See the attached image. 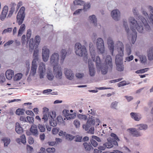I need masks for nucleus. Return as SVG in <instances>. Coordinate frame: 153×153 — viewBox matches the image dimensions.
Segmentation results:
<instances>
[{"instance_id": "nucleus-18", "label": "nucleus", "mask_w": 153, "mask_h": 153, "mask_svg": "<svg viewBox=\"0 0 153 153\" xmlns=\"http://www.w3.org/2000/svg\"><path fill=\"white\" fill-rule=\"evenodd\" d=\"M130 115L131 118L135 121H139L141 118V115L138 113L131 112Z\"/></svg>"}, {"instance_id": "nucleus-37", "label": "nucleus", "mask_w": 153, "mask_h": 153, "mask_svg": "<svg viewBox=\"0 0 153 153\" xmlns=\"http://www.w3.org/2000/svg\"><path fill=\"white\" fill-rule=\"evenodd\" d=\"M104 145L106 146V148H111L113 146L111 140H108L107 142L104 143Z\"/></svg>"}, {"instance_id": "nucleus-58", "label": "nucleus", "mask_w": 153, "mask_h": 153, "mask_svg": "<svg viewBox=\"0 0 153 153\" xmlns=\"http://www.w3.org/2000/svg\"><path fill=\"white\" fill-rule=\"evenodd\" d=\"M140 59L142 62L145 63L146 61V57L145 56H141L140 57Z\"/></svg>"}, {"instance_id": "nucleus-19", "label": "nucleus", "mask_w": 153, "mask_h": 153, "mask_svg": "<svg viewBox=\"0 0 153 153\" xmlns=\"http://www.w3.org/2000/svg\"><path fill=\"white\" fill-rule=\"evenodd\" d=\"M130 131V134L134 137H139L140 136L141 134L135 128H131L128 129Z\"/></svg>"}, {"instance_id": "nucleus-5", "label": "nucleus", "mask_w": 153, "mask_h": 153, "mask_svg": "<svg viewBox=\"0 0 153 153\" xmlns=\"http://www.w3.org/2000/svg\"><path fill=\"white\" fill-rule=\"evenodd\" d=\"M38 50L34 51L33 54L34 58L32 62L29 76H33L36 73L37 68L36 62L38 60Z\"/></svg>"}, {"instance_id": "nucleus-46", "label": "nucleus", "mask_w": 153, "mask_h": 153, "mask_svg": "<svg viewBox=\"0 0 153 153\" xmlns=\"http://www.w3.org/2000/svg\"><path fill=\"white\" fill-rule=\"evenodd\" d=\"M84 3V1H81V2L78 0H75L74 1V4L75 5H82Z\"/></svg>"}, {"instance_id": "nucleus-57", "label": "nucleus", "mask_w": 153, "mask_h": 153, "mask_svg": "<svg viewBox=\"0 0 153 153\" xmlns=\"http://www.w3.org/2000/svg\"><path fill=\"white\" fill-rule=\"evenodd\" d=\"M59 129L56 128H53L52 130V132L53 134H56L59 131Z\"/></svg>"}, {"instance_id": "nucleus-9", "label": "nucleus", "mask_w": 153, "mask_h": 153, "mask_svg": "<svg viewBox=\"0 0 153 153\" xmlns=\"http://www.w3.org/2000/svg\"><path fill=\"white\" fill-rule=\"evenodd\" d=\"M97 45L98 51L103 53L105 51V48L103 41L102 38H99L97 39Z\"/></svg>"}, {"instance_id": "nucleus-28", "label": "nucleus", "mask_w": 153, "mask_h": 153, "mask_svg": "<svg viewBox=\"0 0 153 153\" xmlns=\"http://www.w3.org/2000/svg\"><path fill=\"white\" fill-rule=\"evenodd\" d=\"M25 29V26L24 24H22L18 31V36H21Z\"/></svg>"}, {"instance_id": "nucleus-56", "label": "nucleus", "mask_w": 153, "mask_h": 153, "mask_svg": "<svg viewBox=\"0 0 153 153\" xmlns=\"http://www.w3.org/2000/svg\"><path fill=\"white\" fill-rule=\"evenodd\" d=\"M26 36L25 35H23L21 38V41L23 45H25V43L26 42Z\"/></svg>"}, {"instance_id": "nucleus-60", "label": "nucleus", "mask_w": 153, "mask_h": 153, "mask_svg": "<svg viewBox=\"0 0 153 153\" xmlns=\"http://www.w3.org/2000/svg\"><path fill=\"white\" fill-rule=\"evenodd\" d=\"M106 146L103 144V145L102 146H100L98 147V149L100 150H104L106 148Z\"/></svg>"}, {"instance_id": "nucleus-4", "label": "nucleus", "mask_w": 153, "mask_h": 153, "mask_svg": "<svg viewBox=\"0 0 153 153\" xmlns=\"http://www.w3.org/2000/svg\"><path fill=\"white\" fill-rule=\"evenodd\" d=\"M117 45L119 46L118 48L119 54L116 56L115 62L117 70L121 71L124 70L122 57L124 55V45L122 42L120 41L117 42Z\"/></svg>"}, {"instance_id": "nucleus-8", "label": "nucleus", "mask_w": 153, "mask_h": 153, "mask_svg": "<svg viewBox=\"0 0 153 153\" xmlns=\"http://www.w3.org/2000/svg\"><path fill=\"white\" fill-rule=\"evenodd\" d=\"M25 9L24 7H21L17 16L16 22L18 23L19 25H21L24 21L25 15Z\"/></svg>"}, {"instance_id": "nucleus-16", "label": "nucleus", "mask_w": 153, "mask_h": 153, "mask_svg": "<svg viewBox=\"0 0 153 153\" xmlns=\"http://www.w3.org/2000/svg\"><path fill=\"white\" fill-rule=\"evenodd\" d=\"M8 7L7 6H5L3 7L1 14V20H4L6 18L8 12Z\"/></svg>"}, {"instance_id": "nucleus-48", "label": "nucleus", "mask_w": 153, "mask_h": 153, "mask_svg": "<svg viewBox=\"0 0 153 153\" xmlns=\"http://www.w3.org/2000/svg\"><path fill=\"white\" fill-rule=\"evenodd\" d=\"M51 121H50L49 123L50 125L52 126H55L57 125V123L56 121L54 120H52V119H51Z\"/></svg>"}, {"instance_id": "nucleus-43", "label": "nucleus", "mask_w": 153, "mask_h": 153, "mask_svg": "<svg viewBox=\"0 0 153 153\" xmlns=\"http://www.w3.org/2000/svg\"><path fill=\"white\" fill-rule=\"evenodd\" d=\"M74 137V136L70 134H66L65 135L66 139L68 140H71L73 139Z\"/></svg>"}, {"instance_id": "nucleus-13", "label": "nucleus", "mask_w": 153, "mask_h": 153, "mask_svg": "<svg viewBox=\"0 0 153 153\" xmlns=\"http://www.w3.org/2000/svg\"><path fill=\"white\" fill-rule=\"evenodd\" d=\"M95 124V120L92 118H90L88 120L86 124L83 125V128L87 131L91 126L94 125Z\"/></svg>"}, {"instance_id": "nucleus-61", "label": "nucleus", "mask_w": 153, "mask_h": 153, "mask_svg": "<svg viewBox=\"0 0 153 153\" xmlns=\"http://www.w3.org/2000/svg\"><path fill=\"white\" fill-rule=\"evenodd\" d=\"M133 55H131L128 57H126V59L127 61H130L133 59Z\"/></svg>"}, {"instance_id": "nucleus-63", "label": "nucleus", "mask_w": 153, "mask_h": 153, "mask_svg": "<svg viewBox=\"0 0 153 153\" xmlns=\"http://www.w3.org/2000/svg\"><path fill=\"white\" fill-rule=\"evenodd\" d=\"M27 149L28 151L32 152L33 150V148L28 145H27Z\"/></svg>"}, {"instance_id": "nucleus-27", "label": "nucleus", "mask_w": 153, "mask_h": 153, "mask_svg": "<svg viewBox=\"0 0 153 153\" xmlns=\"http://www.w3.org/2000/svg\"><path fill=\"white\" fill-rule=\"evenodd\" d=\"M4 143V147L7 146L9 144L10 140L9 138L8 137H4L1 139Z\"/></svg>"}, {"instance_id": "nucleus-38", "label": "nucleus", "mask_w": 153, "mask_h": 153, "mask_svg": "<svg viewBox=\"0 0 153 153\" xmlns=\"http://www.w3.org/2000/svg\"><path fill=\"white\" fill-rule=\"evenodd\" d=\"M83 4L84 5L82 10H83L84 11H86L88 9L90 8L91 6L89 3H87L86 4L84 3Z\"/></svg>"}, {"instance_id": "nucleus-6", "label": "nucleus", "mask_w": 153, "mask_h": 153, "mask_svg": "<svg viewBox=\"0 0 153 153\" xmlns=\"http://www.w3.org/2000/svg\"><path fill=\"white\" fill-rule=\"evenodd\" d=\"M75 52L77 55L86 57L87 52L85 46H82L80 43H77L75 45Z\"/></svg>"}, {"instance_id": "nucleus-54", "label": "nucleus", "mask_w": 153, "mask_h": 153, "mask_svg": "<svg viewBox=\"0 0 153 153\" xmlns=\"http://www.w3.org/2000/svg\"><path fill=\"white\" fill-rule=\"evenodd\" d=\"M91 142L92 145L94 147H96L98 145L97 142L93 139L91 140Z\"/></svg>"}, {"instance_id": "nucleus-35", "label": "nucleus", "mask_w": 153, "mask_h": 153, "mask_svg": "<svg viewBox=\"0 0 153 153\" xmlns=\"http://www.w3.org/2000/svg\"><path fill=\"white\" fill-rule=\"evenodd\" d=\"M66 114L65 115V117L68 120L70 119H73L75 115H74L72 114H69L68 113L69 111L68 110L65 111Z\"/></svg>"}, {"instance_id": "nucleus-40", "label": "nucleus", "mask_w": 153, "mask_h": 153, "mask_svg": "<svg viewBox=\"0 0 153 153\" xmlns=\"http://www.w3.org/2000/svg\"><path fill=\"white\" fill-rule=\"evenodd\" d=\"M15 8L13 6L11 7V8L10 9V11H9L7 17H10L12 16L13 13L15 11Z\"/></svg>"}, {"instance_id": "nucleus-31", "label": "nucleus", "mask_w": 153, "mask_h": 153, "mask_svg": "<svg viewBox=\"0 0 153 153\" xmlns=\"http://www.w3.org/2000/svg\"><path fill=\"white\" fill-rule=\"evenodd\" d=\"M20 140L23 144H25L26 142V138L24 134L22 135L20 137V138H17L16 139V141L17 142H20Z\"/></svg>"}, {"instance_id": "nucleus-55", "label": "nucleus", "mask_w": 153, "mask_h": 153, "mask_svg": "<svg viewBox=\"0 0 153 153\" xmlns=\"http://www.w3.org/2000/svg\"><path fill=\"white\" fill-rule=\"evenodd\" d=\"M27 118L28 122L30 123H33L34 122L33 118L32 117L27 116Z\"/></svg>"}, {"instance_id": "nucleus-36", "label": "nucleus", "mask_w": 153, "mask_h": 153, "mask_svg": "<svg viewBox=\"0 0 153 153\" xmlns=\"http://www.w3.org/2000/svg\"><path fill=\"white\" fill-rule=\"evenodd\" d=\"M137 126L140 130H146L148 127L147 125L143 124L137 125Z\"/></svg>"}, {"instance_id": "nucleus-52", "label": "nucleus", "mask_w": 153, "mask_h": 153, "mask_svg": "<svg viewBox=\"0 0 153 153\" xmlns=\"http://www.w3.org/2000/svg\"><path fill=\"white\" fill-rule=\"evenodd\" d=\"M12 30V28L11 27L8 28L7 29H4L2 32V33H5L7 32H10Z\"/></svg>"}, {"instance_id": "nucleus-53", "label": "nucleus", "mask_w": 153, "mask_h": 153, "mask_svg": "<svg viewBox=\"0 0 153 153\" xmlns=\"http://www.w3.org/2000/svg\"><path fill=\"white\" fill-rule=\"evenodd\" d=\"M127 84H126V81H123L120 82L118 83V86L119 87H120L125 85Z\"/></svg>"}, {"instance_id": "nucleus-22", "label": "nucleus", "mask_w": 153, "mask_h": 153, "mask_svg": "<svg viewBox=\"0 0 153 153\" xmlns=\"http://www.w3.org/2000/svg\"><path fill=\"white\" fill-rule=\"evenodd\" d=\"M30 131L33 135L37 136L38 134L37 127L35 125H33L31 126Z\"/></svg>"}, {"instance_id": "nucleus-11", "label": "nucleus", "mask_w": 153, "mask_h": 153, "mask_svg": "<svg viewBox=\"0 0 153 153\" xmlns=\"http://www.w3.org/2000/svg\"><path fill=\"white\" fill-rule=\"evenodd\" d=\"M49 50L46 47L44 46L42 50V59L44 62H47L49 57Z\"/></svg>"}, {"instance_id": "nucleus-30", "label": "nucleus", "mask_w": 153, "mask_h": 153, "mask_svg": "<svg viewBox=\"0 0 153 153\" xmlns=\"http://www.w3.org/2000/svg\"><path fill=\"white\" fill-rule=\"evenodd\" d=\"M25 111V110L23 108H18L16 111V115L19 116L23 115Z\"/></svg>"}, {"instance_id": "nucleus-44", "label": "nucleus", "mask_w": 153, "mask_h": 153, "mask_svg": "<svg viewBox=\"0 0 153 153\" xmlns=\"http://www.w3.org/2000/svg\"><path fill=\"white\" fill-rule=\"evenodd\" d=\"M38 128L39 129L40 131L41 132H44L45 130V128L44 126L39 124L38 126Z\"/></svg>"}, {"instance_id": "nucleus-32", "label": "nucleus", "mask_w": 153, "mask_h": 153, "mask_svg": "<svg viewBox=\"0 0 153 153\" xmlns=\"http://www.w3.org/2000/svg\"><path fill=\"white\" fill-rule=\"evenodd\" d=\"M22 76V74L20 73H17L14 76L13 79L14 81H16L20 80Z\"/></svg>"}, {"instance_id": "nucleus-39", "label": "nucleus", "mask_w": 153, "mask_h": 153, "mask_svg": "<svg viewBox=\"0 0 153 153\" xmlns=\"http://www.w3.org/2000/svg\"><path fill=\"white\" fill-rule=\"evenodd\" d=\"M149 69V68H146L144 69L137 71H136V73L137 74L143 73L148 71Z\"/></svg>"}, {"instance_id": "nucleus-45", "label": "nucleus", "mask_w": 153, "mask_h": 153, "mask_svg": "<svg viewBox=\"0 0 153 153\" xmlns=\"http://www.w3.org/2000/svg\"><path fill=\"white\" fill-rule=\"evenodd\" d=\"M123 25L125 27V30H126L127 34L128 35L129 30L127 22L125 21L123 22Z\"/></svg>"}, {"instance_id": "nucleus-29", "label": "nucleus", "mask_w": 153, "mask_h": 153, "mask_svg": "<svg viewBox=\"0 0 153 153\" xmlns=\"http://www.w3.org/2000/svg\"><path fill=\"white\" fill-rule=\"evenodd\" d=\"M47 77L48 79L50 80H52L53 79L54 76L51 71L48 70L47 71Z\"/></svg>"}, {"instance_id": "nucleus-33", "label": "nucleus", "mask_w": 153, "mask_h": 153, "mask_svg": "<svg viewBox=\"0 0 153 153\" xmlns=\"http://www.w3.org/2000/svg\"><path fill=\"white\" fill-rule=\"evenodd\" d=\"M89 18L95 26L97 25V19L94 15H93L90 16L89 17Z\"/></svg>"}, {"instance_id": "nucleus-10", "label": "nucleus", "mask_w": 153, "mask_h": 153, "mask_svg": "<svg viewBox=\"0 0 153 153\" xmlns=\"http://www.w3.org/2000/svg\"><path fill=\"white\" fill-rule=\"evenodd\" d=\"M148 10L150 11L149 17V16L147 13L146 11L143 10L142 13L147 19L149 18L150 19V22L153 25V8L152 6H148Z\"/></svg>"}, {"instance_id": "nucleus-3", "label": "nucleus", "mask_w": 153, "mask_h": 153, "mask_svg": "<svg viewBox=\"0 0 153 153\" xmlns=\"http://www.w3.org/2000/svg\"><path fill=\"white\" fill-rule=\"evenodd\" d=\"M59 54L54 53L51 56L50 62L53 66V73L55 77L61 79L62 78V72L60 66L58 65Z\"/></svg>"}, {"instance_id": "nucleus-59", "label": "nucleus", "mask_w": 153, "mask_h": 153, "mask_svg": "<svg viewBox=\"0 0 153 153\" xmlns=\"http://www.w3.org/2000/svg\"><path fill=\"white\" fill-rule=\"evenodd\" d=\"M28 142L30 144H33L34 142L33 138L31 137H29L28 139Z\"/></svg>"}, {"instance_id": "nucleus-2", "label": "nucleus", "mask_w": 153, "mask_h": 153, "mask_svg": "<svg viewBox=\"0 0 153 153\" xmlns=\"http://www.w3.org/2000/svg\"><path fill=\"white\" fill-rule=\"evenodd\" d=\"M95 62L97 69H100L102 74H105L108 70L111 71L112 68V64L111 62V57L110 55H107L105 58V63L101 64L100 57L99 56L96 57Z\"/></svg>"}, {"instance_id": "nucleus-1", "label": "nucleus", "mask_w": 153, "mask_h": 153, "mask_svg": "<svg viewBox=\"0 0 153 153\" xmlns=\"http://www.w3.org/2000/svg\"><path fill=\"white\" fill-rule=\"evenodd\" d=\"M138 18L137 22L132 17H130L129 19V21L131 23L130 28L132 31L131 41L133 44H134L137 37L136 29L139 33H143V25L146 31H149L150 30V27L145 18L141 16H139Z\"/></svg>"}, {"instance_id": "nucleus-21", "label": "nucleus", "mask_w": 153, "mask_h": 153, "mask_svg": "<svg viewBox=\"0 0 153 153\" xmlns=\"http://www.w3.org/2000/svg\"><path fill=\"white\" fill-rule=\"evenodd\" d=\"M43 117L42 118V120H43L44 122H46L48 120L47 114H48L49 113V109L45 107L43 108Z\"/></svg>"}, {"instance_id": "nucleus-7", "label": "nucleus", "mask_w": 153, "mask_h": 153, "mask_svg": "<svg viewBox=\"0 0 153 153\" xmlns=\"http://www.w3.org/2000/svg\"><path fill=\"white\" fill-rule=\"evenodd\" d=\"M40 41V37L39 36H36L35 37V42L33 40V38L31 39L29 41V47L30 49L32 50L34 48L35 50H37L36 49L38 47V45H39Z\"/></svg>"}, {"instance_id": "nucleus-14", "label": "nucleus", "mask_w": 153, "mask_h": 153, "mask_svg": "<svg viewBox=\"0 0 153 153\" xmlns=\"http://www.w3.org/2000/svg\"><path fill=\"white\" fill-rule=\"evenodd\" d=\"M88 65L90 75L91 76H94L95 73V71L94 68V64L91 60H88Z\"/></svg>"}, {"instance_id": "nucleus-47", "label": "nucleus", "mask_w": 153, "mask_h": 153, "mask_svg": "<svg viewBox=\"0 0 153 153\" xmlns=\"http://www.w3.org/2000/svg\"><path fill=\"white\" fill-rule=\"evenodd\" d=\"M46 151L49 153H53L55 152V149L53 148H48L46 149Z\"/></svg>"}, {"instance_id": "nucleus-42", "label": "nucleus", "mask_w": 153, "mask_h": 153, "mask_svg": "<svg viewBox=\"0 0 153 153\" xmlns=\"http://www.w3.org/2000/svg\"><path fill=\"white\" fill-rule=\"evenodd\" d=\"M118 103V102L116 101L112 102L111 105L110 106L111 108L114 109H117L116 108L117 106Z\"/></svg>"}, {"instance_id": "nucleus-12", "label": "nucleus", "mask_w": 153, "mask_h": 153, "mask_svg": "<svg viewBox=\"0 0 153 153\" xmlns=\"http://www.w3.org/2000/svg\"><path fill=\"white\" fill-rule=\"evenodd\" d=\"M45 71V64L42 62L40 63L39 64L38 70V72L40 79H42L44 77Z\"/></svg>"}, {"instance_id": "nucleus-62", "label": "nucleus", "mask_w": 153, "mask_h": 153, "mask_svg": "<svg viewBox=\"0 0 153 153\" xmlns=\"http://www.w3.org/2000/svg\"><path fill=\"white\" fill-rule=\"evenodd\" d=\"M92 137L93 139H95L98 142H100L101 141V140L100 138L97 136L93 135L92 136Z\"/></svg>"}, {"instance_id": "nucleus-17", "label": "nucleus", "mask_w": 153, "mask_h": 153, "mask_svg": "<svg viewBox=\"0 0 153 153\" xmlns=\"http://www.w3.org/2000/svg\"><path fill=\"white\" fill-rule=\"evenodd\" d=\"M64 73L66 77L68 79L71 80L73 79L74 75L71 70L65 68Z\"/></svg>"}, {"instance_id": "nucleus-25", "label": "nucleus", "mask_w": 153, "mask_h": 153, "mask_svg": "<svg viewBox=\"0 0 153 153\" xmlns=\"http://www.w3.org/2000/svg\"><path fill=\"white\" fill-rule=\"evenodd\" d=\"M147 56L149 60L153 59V47L150 48L147 51Z\"/></svg>"}, {"instance_id": "nucleus-23", "label": "nucleus", "mask_w": 153, "mask_h": 153, "mask_svg": "<svg viewBox=\"0 0 153 153\" xmlns=\"http://www.w3.org/2000/svg\"><path fill=\"white\" fill-rule=\"evenodd\" d=\"M5 75L8 79L10 80L14 75V71L11 70H7L5 73Z\"/></svg>"}, {"instance_id": "nucleus-51", "label": "nucleus", "mask_w": 153, "mask_h": 153, "mask_svg": "<svg viewBox=\"0 0 153 153\" xmlns=\"http://www.w3.org/2000/svg\"><path fill=\"white\" fill-rule=\"evenodd\" d=\"M111 136L114 138V139L116 140L117 141H119V139L117 136V135L115 134L112 133L111 134Z\"/></svg>"}, {"instance_id": "nucleus-15", "label": "nucleus", "mask_w": 153, "mask_h": 153, "mask_svg": "<svg viewBox=\"0 0 153 153\" xmlns=\"http://www.w3.org/2000/svg\"><path fill=\"white\" fill-rule=\"evenodd\" d=\"M111 16L116 21H118L120 19V13L118 10H113L111 13Z\"/></svg>"}, {"instance_id": "nucleus-64", "label": "nucleus", "mask_w": 153, "mask_h": 153, "mask_svg": "<svg viewBox=\"0 0 153 153\" xmlns=\"http://www.w3.org/2000/svg\"><path fill=\"white\" fill-rule=\"evenodd\" d=\"M126 53L128 56H129L131 53V50L130 48H128L126 49Z\"/></svg>"}, {"instance_id": "nucleus-49", "label": "nucleus", "mask_w": 153, "mask_h": 153, "mask_svg": "<svg viewBox=\"0 0 153 153\" xmlns=\"http://www.w3.org/2000/svg\"><path fill=\"white\" fill-rule=\"evenodd\" d=\"M31 35V31L30 29H28L27 30V39H29Z\"/></svg>"}, {"instance_id": "nucleus-26", "label": "nucleus", "mask_w": 153, "mask_h": 153, "mask_svg": "<svg viewBox=\"0 0 153 153\" xmlns=\"http://www.w3.org/2000/svg\"><path fill=\"white\" fill-rule=\"evenodd\" d=\"M15 130L16 132L19 134H21L23 132L22 128L21 126L19 123L18 122L16 123Z\"/></svg>"}, {"instance_id": "nucleus-50", "label": "nucleus", "mask_w": 153, "mask_h": 153, "mask_svg": "<svg viewBox=\"0 0 153 153\" xmlns=\"http://www.w3.org/2000/svg\"><path fill=\"white\" fill-rule=\"evenodd\" d=\"M74 124L76 128H78L79 127L80 123L79 121L78 120H75L74 122Z\"/></svg>"}, {"instance_id": "nucleus-41", "label": "nucleus", "mask_w": 153, "mask_h": 153, "mask_svg": "<svg viewBox=\"0 0 153 153\" xmlns=\"http://www.w3.org/2000/svg\"><path fill=\"white\" fill-rule=\"evenodd\" d=\"M47 115L48 118H49L51 119H53L55 117V114H54L52 111H51L48 113Z\"/></svg>"}, {"instance_id": "nucleus-34", "label": "nucleus", "mask_w": 153, "mask_h": 153, "mask_svg": "<svg viewBox=\"0 0 153 153\" xmlns=\"http://www.w3.org/2000/svg\"><path fill=\"white\" fill-rule=\"evenodd\" d=\"M83 145L84 146L85 150L88 151H90L91 148L92 147L91 144L86 142L83 143Z\"/></svg>"}, {"instance_id": "nucleus-24", "label": "nucleus", "mask_w": 153, "mask_h": 153, "mask_svg": "<svg viewBox=\"0 0 153 153\" xmlns=\"http://www.w3.org/2000/svg\"><path fill=\"white\" fill-rule=\"evenodd\" d=\"M71 50H69L68 52L66 51L64 49H62L61 51V60L62 62H63L64 59L65 58L66 55L68 53V54H70L71 53Z\"/></svg>"}, {"instance_id": "nucleus-20", "label": "nucleus", "mask_w": 153, "mask_h": 153, "mask_svg": "<svg viewBox=\"0 0 153 153\" xmlns=\"http://www.w3.org/2000/svg\"><path fill=\"white\" fill-rule=\"evenodd\" d=\"M107 43L108 45L109 49L111 53L112 54H113L114 51V42L112 39L110 38H109L107 40Z\"/></svg>"}]
</instances>
